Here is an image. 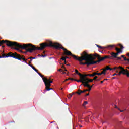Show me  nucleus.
<instances>
[{
  "label": "nucleus",
  "instance_id": "1",
  "mask_svg": "<svg viewBox=\"0 0 129 129\" xmlns=\"http://www.w3.org/2000/svg\"><path fill=\"white\" fill-rule=\"evenodd\" d=\"M47 47H53V48H55V49H62L63 50V51H64V55H66L67 56H72V57H73L75 60H77V61H79V60H80L81 56L77 57L76 55L72 54L71 52L67 50V49L63 47L61 44L59 43H53L52 41H50L49 44L47 43L41 44L40 47H37L36 46L33 45L32 44H31V46H29V48L27 49V52H29V53H33L34 51H36L37 50H44V49Z\"/></svg>",
  "mask_w": 129,
  "mask_h": 129
},
{
  "label": "nucleus",
  "instance_id": "2",
  "mask_svg": "<svg viewBox=\"0 0 129 129\" xmlns=\"http://www.w3.org/2000/svg\"><path fill=\"white\" fill-rule=\"evenodd\" d=\"M94 55L97 54H88L86 51L83 52L79 60L80 65H87V67H88L90 65H94V64L98 63L97 60L94 61L96 59V57L97 58V56H95Z\"/></svg>",
  "mask_w": 129,
  "mask_h": 129
},
{
  "label": "nucleus",
  "instance_id": "3",
  "mask_svg": "<svg viewBox=\"0 0 129 129\" xmlns=\"http://www.w3.org/2000/svg\"><path fill=\"white\" fill-rule=\"evenodd\" d=\"M4 44H6V46L8 47H12L15 50H19L20 48L22 49L23 50H26L27 52H28V49H29L30 46H31V43L20 44L18 43V42H13L7 40H0V46L4 45Z\"/></svg>",
  "mask_w": 129,
  "mask_h": 129
},
{
  "label": "nucleus",
  "instance_id": "4",
  "mask_svg": "<svg viewBox=\"0 0 129 129\" xmlns=\"http://www.w3.org/2000/svg\"><path fill=\"white\" fill-rule=\"evenodd\" d=\"M43 82H44L45 85V89L47 90V91H49V90H51L53 89L51 87V85H52V84L53 83V81H51V79H48V78H43Z\"/></svg>",
  "mask_w": 129,
  "mask_h": 129
},
{
  "label": "nucleus",
  "instance_id": "5",
  "mask_svg": "<svg viewBox=\"0 0 129 129\" xmlns=\"http://www.w3.org/2000/svg\"><path fill=\"white\" fill-rule=\"evenodd\" d=\"M14 59H17V60H19V61H23V62H25L26 64H27V65H29V63L27 61H28V59H26L25 58V56H21L20 54H18L17 53V52H14Z\"/></svg>",
  "mask_w": 129,
  "mask_h": 129
},
{
  "label": "nucleus",
  "instance_id": "6",
  "mask_svg": "<svg viewBox=\"0 0 129 129\" xmlns=\"http://www.w3.org/2000/svg\"><path fill=\"white\" fill-rule=\"evenodd\" d=\"M110 57H111V60H112V59H116L117 60H121V57H117L118 56V54H117V53L115 52H111L110 53Z\"/></svg>",
  "mask_w": 129,
  "mask_h": 129
},
{
  "label": "nucleus",
  "instance_id": "7",
  "mask_svg": "<svg viewBox=\"0 0 129 129\" xmlns=\"http://www.w3.org/2000/svg\"><path fill=\"white\" fill-rule=\"evenodd\" d=\"M14 56L15 53L9 52L7 55H6L5 53H3L2 54V58H9V57L10 58H14Z\"/></svg>",
  "mask_w": 129,
  "mask_h": 129
},
{
  "label": "nucleus",
  "instance_id": "8",
  "mask_svg": "<svg viewBox=\"0 0 129 129\" xmlns=\"http://www.w3.org/2000/svg\"><path fill=\"white\" fill-rule=\"evenodd\" d=\"M118 45L119 46V47H120V48H117L116 47L115 50V51H116V53L118 55L119 54V53H121L122 52V51H121V50H122V49H123V46H122V45L120 44H119Z\"/></svg>",
  "mask_w": 129,
  "mask_h": 129
},
{
  "label": "nucleus",
  "instance_id": "9",
  "mask_svg": "<svg viewBox=\"0 0 129 129\" xmlns=\"http://www.w3.org/2000/svg\"><path fill=\"white\" fill-rule=\"evenodd\" d=\"M118 69H120L121 70L120 72H118V74L117 75H120L121 74H125L124 71H125V69L122 67L119 66L118 67Z\"/></svg>",
  "mask_w": 129,
  "mask_h": 129
},
{
  "label": "nucleus",
  "instance_id": "10",
  "mask_svg": "<svg viewBox=\"0 0 129 129\" xmlns=\"http://www.w3.org/2000/svg\"><path fill=\"white\" fill-rule=\"evenodd\" d=\"M95 57H97L98 58V60H97V62L98 63H99V62H101L102 61H104V60H105V58L104 57H101L100 58V56L99 55H94Z\"/></svg>",
  "mask_w": 129,
  "mask_h": 129
},
{
  "label": "nucleus",
  "instance_id": "11",
  "mask_svg": "<svg viewBox=\"0 0 129 129\" xmlns=\"http://www.w3.org/2000/svg\"><path fill=\"white\" fill-rule=\"evenodd\" d=\"M74 81H77V82H81V85H83V86H84V83H85L86 82H85L84 81V79H82L81 78H80V80H74Z\"/></svg>",
  "mask_w": 129,
  "mask_h": 129
},
{
  "label": "nucleus",
  "instance_id": "12",
  "mask_svg": "<svg viewBox=\"0 0 129 129\" xmlns=\"http://www.w3.org/2000/svg\"><path fill=\"white\" fill-rule=\"evenodd\" d=\"M79 92H76V93H77V94H78V95H80L81 94V93H84V92H86V91H87V90H84L83 91H81V90H80V89L78 90Z\"/></svg>",
  "mask_w": 129,
  "mask_h": 129
},
{
  "label": "nucleus",
  "instance_id": "13",
  "mask_svg": "<svg viewBox=\"0 0 129 129\" xmlns=\"http://www.w3.org/2000/svg\"><path fill=\"white\" fill-rule=\"evenodd\" d=\"M31 63H32V61H29V63H28L29 66H30L31 68H32V69H33V70H35V72H37V73H38V72H39L38 70H37L36 69V68H35L34 66H33V65L31 64Z\"/></svg>",
  "mask_w": 129,
  "mask_h": 129
},
{
  "label": "nucleus",
  "instance_id": "14",
  "mask_svg": "<svg viewBox=\"0 0 129 129\" xmlns=\"http://www.w3.org/2000/svg\"><path fill=\"white\" fill-rule=\"evenodd\" d=\"M85 82L84 84H88L89 82H93V79H85L84 80Z\"/></svg>",
  "mask_w": 129,
  "mask_h": 129
},
{
  "label": "nucleus",
  "instance_id": "15",
  "mask_svg": "<svg viewBox=\"0 0 129 129\" xmlns=\"http://www.w3.org/2000/svg\"><path fill=\"white\" fill-rule=\"evenodd\" d=\"M114 47V45H107L106 47H105V49H108V50H112L113 48Z\"/></svg>",
  "mask_w": 129,
  "mask_h": 129
},
{
  "label": "nucleus",
  "instance_id": "16",
  "mask_svg": "<svg viewBox=\"0 0 129 129\" xmlns=\"http://www.w3.org/2000/svg\"><path fill=\"white\" fill-rule=\"evenodd\" d=\"M84 87H88V88H89L88 89H86L87 91H90V90H91V88H90V85H89V84H84Z\"/></svg>",
  "mask_w": 129,
  "mask_h": 129
},
{
  "label": "nucleus",
  "instance_id": "17",
  "mask_svg": "<svg viewBox=\"0 0 129 129\" xmlns=\"http://www.w3.org/2000/svg\"><path fill=\"white\" fill-rule=\"evenodd\" d=\"M69 57L68 56H63L62 58L60 59V60H62L63 61H64V63L66 64V59H69Z\"/></svg>",
  "mask_w": 129,
  "mask_h": 129
},
{
  "label": "nucleus",
  "instance_id": "18",
  "mask_svg": "<svg viewBox=\"0 0 129 129\" xmlns=\"http://www.w3.org/2000/svg\"><path fill=\"white\" fill-rule=\"evenodd\" d=\"M124 75H126L127 77H129V72L126 69H125V71H124Z\"/></svg>",
  "mask_w": 129,
  "mask_h": 129
},
{
  "label": "nucleus",
  "instance_id": "19",
  "mask_svg": "<svg viewBox=\"0 0 129 129\" xmlns=\"http://www.w3.org/2000/svg\"><path fill=\"white\" fill-rule=\"evenodd\" d=\"M91 74H84V80H85V79H88V78H86L87 76H89L91 77Z\"/></svg>",
  "mask_w": 129,
  "mask_h": 129
},
{
  "label": "nucleus",
  "instance_id": "20",
  "mask_svg": "<svg viewBox=\"0 0 129 129\" xmlns=\"http://www.w3.org/2000/svg\"><path fill=\"white\" fill-rule=\"evenodd\" d=\"M78 75L80 76V78H82V79H84V75L81 74L80 73H78Z\"/></svg>",
  "mask_w": 129,
  "mask_h": 129
},
{
  "label": "nucleus",
  "instance_id": "21",
  "mask_svg": "<svg viewBox=\"0 0 129 129\" xmlns=\"http://www.w3.org/2000/svg\"><path fill=\"white\" fill-rule=\"evenodd\" d=\"M96 46L98 48H99V49H101L102 50H104V49H105V47L100 46L97 44L96 45Z\"/></svg>",
  "mask_w": 129,
  "mask_h": 129
},
{
  "label": "nucleus",
  "instance_id": "22",
  "mask_svg": "<svg viewBox=\"0 0 129 129\" xmlns=\"http://www.w3.org/2000/svg\"><path fill=\"white\" fill-rule=\"evenodd\" d=\"M105 59H111V57H110V55H106L105 56H104Z\"/></svg>",
  "mask_w": 129,
  "mask_h": 129
},
{
  "label": "nucleus",
  "instance_id": "23",
  "mask_svg": "<svg viewBox=\"0 0 129 129\" xmlns=\"http://www.w3.org/2000/svg\"><path fill=\"white\" fill-rule=\"evenodd\" d=\"M37 73H38V74L40 76L41 78H42V79H43V78H44V76L42 75V74H41L40 73H39V72H38Z\"/></svg>",
  "mask_w": 129,
  "mask_h": 129
},
{
  "label": "nucleus",
  "instance_id": "24",
  "mask_svg": "<svg viewBox=\"0 0 129 129\" xmlns=\"http://www.w3.org/2000/svg\"><path fill=\"white\" fill-rule=\"evenodd\" d=\"M105 71H106V70L104 69V70L101 72V75H102V74H104V75H105V74H106Z\"/></svg>",
  "mask_w": 129,
  "mask_h": 129
},
{
  "label": "nucleus",
  "instance_id": "25",
  "mask_svg": "<svg viewBox=\"0 0 129 129\" xmlns=\"http://www.w3.org/2000/svg\"><path fill=\"white\" fill-rule=\"evenodd\" d=\"M86 104H87V101H84V103L82 104L83 106H85V105H86Z\"/></svg>",
  "mask_w": 129,
  "mask_h": 129
},
{
  "label": "nucleus",
  "instance_id": "26",
  "mask_svg": "<svg viewBox=\"0 0 129 129\" xmlns=\"http://www.w3.org/2000/svg\"><path fill=\"white\" fill-rule=\"evenodd\" d=\"M71 97H72V94H69L68 96V98H71Z\"/></svg>",
  "mask_w": 129,
  "mask_h": 129
},
{
  "label": "nucleus",
  "instance_id": "27",
  "mask_svg": "<svg viewBox=\"0 0 129 129\" xmlns=\"http://www.w3.org/2000/svg\"><path fill=\"white\" fill-rule=\"evenodd\" d=\"M41 57H43V58H45V57H47V55L46 54H42Z\"/></svg>",
  "mask_w": 129,
  "mask_h": 129
},
{
  "label": "nucleus",
  "instance_id": "28",
  "mask_svg": "<svg viewBox=\"0 0 129 129\" xmlns=\"http://www.w3.org/2000/svg\"><path fill=\"white\" fill-rule=\"evenodd\" d=\"M107 81V79H105L103 81H101L100 82H101V83H103V82H104L105 81Z\"/></svg>",
  "mask_w": 129,
  "mask_h": 129
},
{
  "label": "nucleus",
  "instance_id": "29",
  "mask_svg": "<svg viewBox=\"0 0 129 129\" xmlns=\"http://www.w3.org/2000/svg\"><path fill=\"white\" fill-rule=\"evenodd\" d=\"M104 70H106H106H109V67L107 66L106 67L105 69H104Z\"/></svg>",
  "mask_w": 129,
  "mask_h": 129
},
{
  "label": "nucleus",
  "instance_id": "30",
  "mask_svg": "<svg viewBox=\"0 0 129 129\" xmlns=\"http://www.w3.org/2000/svg\"><path fill=\"white\" fill-rule=\"evenodd\" d=\"M28 59H31V61H32V59H36V57H29Z\"/></svg>",
  "mask_w": 129,
  "mask_h": 129
},
{
  "label": "nucleus",
  "instance_id": "31",
  "mask_svg": "<svg viewBox=\"0 0 129 129\" xmlns=\"http://www.w3.org/2000/svg\"><path fill=\"white\" fill-rule=\"evenodd\" d=\"M75 72L76 74H78L79 73L77 70H75Z\"/></svg>",
  "mask_w": 129,
  "mask_h": 129
},
{
  "label": "nucleus",
  "instance_id": "32",
  "mask_svg": "<svg viewBox=\"0 0 129 129\" xmlns=\"http://www.w3.org/2000/svg\"><path fill=\"white\" fill-rule=\"evenodd\" d=\"M113 69H114V70H116L117 69H118V67H114Z\"/></svg>",
  "mask_w": 129,
  "mask_h": 129
},
{
  "label": "nucleus",
  "instance_id": "33",
  "mask_svg": "<svg viewBox=\"0 0 129 129\" xmlns=\"http://www.w3.org/2000/svg\"><path fill=\"white\" fill-rule=\"evenodd\" d=\"M100 80H101V78L96 79V81H100Z\"/></svg>",
  "mask_w": 129,
  "mask_h": 129
},
{
  "label": "nucleus",
  "instance_id": "34",
  "mask_svg": "<svg viewBox=\"0 0 129 129\" xmlns=\"http://www.w3.org/2000/svg\"><path fill=\"white\" fill-rule=\"evenodd\" d=\"M97 75H98V76L101 75V73H97Z\"/></svg>",
  "mask_w": 129,
  "mask_h": 129
},
{
  "label": "nucleus",
  "instance_id": "35",
  "mask_svg": "<svg viewBox=\"0 0 129 129\" xmlns=\"http://www.w3.org/2000/svg\"><path fill=\"white\" fill-rule=\"evenodd\" d=\"M93 73V75L95 76V75H97V73L96 72H94Z\"/></svg>",
  "mask_w": 129,
  "mask_h": 129
},
{
  "label": "nucleus",
  "instance_id": "36",
  "mask_svg": "<svg viewBox=\"0 0 129 129\" xmlns=\"http://www.w3.org/2000/svg\"><path fill=\"white\" fill-rule=\"evenodd\" d=\"M123 59H124V61H127V58H126V57H124Z\"/></svg>",
  "mask_w": 129,
  "mask_h": 129
},
{
  "label": "nucleus",
  "instance_id": "37",
  "mask_svg": "<svg viewBox=\"0 0 129 129\" xmlns=\"http://www.w3.org/2000/svg\"><path fill=\"white\" fill-rule=\"evenodd\" d=\"M115 75H117V74L114 73V74L112 75V76H115Z\"/></svg>",
  "mask_w": 129,
  "mask_h": 129
},
{
  "label": "nucleus",
  "instance_id": "38",
  "mask_svg": "<svg viewBox=\"0 0 129 129\" xmlns=\"http://www.w3.org/2000/svg\"><path fill=\"white\" fill-rule=\"evenodd\" d=\"M118 110H120V112H123V110H120V109L118 108Z\"/></svg>",
  "mask_w": 129,
  "mask_h": 129
},
{
  "label": "nucleus",
  "instance_id": "39",
  "mask_svg": "<svg viewBox=\"0 0 129 129\" xmlns=\"http://www.w3.org/2000/svg\"><path fill=\"white\" fill-rule=\"evenodd\" d=\"M124 55H121V57H120V58H124Z\"/></svg>",
  "mask_w": 129,
  "mask_h": 129
},
{
  "label": "nucleus",
  "instance_id": "40",
  "mask_svg": "<svg viewBox=\"0 0 129 129\" xmlns=\"http://www.w3.org/2000/svg\"><path fill=\"white\" fill-rule=\"evenodd\" d=\"M91 77H93V76H95L93 74H93H91Z\"/></svg>",
  "mask_w": 129,
  "mask_h": 129
},
{
  "label": "nucleus",
  "instance_id": "41",
  "mask_svg": "<svg viewBox=\"0 0 129 129\" xmlns=\"http://www.w3.org/2000/svg\"><path fill=\"white\" fill-rule=\"evenodd\" d=\"M91 77H93V76H95L93 74H93H91Z\"/></svg>",
  "mask_w": 129,
  "mask_h": 129
},
{
  "label": "nucleus",
  "instance_id": "42",
  "mask_svg": "<svg viewBox=\"0 0 129 129\" xmlns=\"http://www.w3.org/2000/svg\"><path fill=\"white\" fill-rule=\"evenodd\" d=\"M88 95H89V93H87L85 96H88Z\"/></svg>",
  "mask_w": 129,
  "mask_h": 129
},
{
  "label": "nucleus",
  "instance_id": "43",
  "mask_svg": "<svg viewBox=\"0 0 129 129\" xmlns=\"http://www.w3.org/2000/svg\"><path fill=\"white\" fill-rule=\"evenodd\" d=\"M112 69H113L110 68H109V70H110V71H111V70H112Z\"/></svg>",
  "mask_w": 129,
  "mask_h": 129
},
{
  "label": "nucleus",
  "instance_id": "44",
  "mask_svg": "<svg viewBox=\"0 0 129 129\" xmlns=\"http://www.w3.org/2000/svg\"><path fill=\"white\" fill-rule=\"evenodd\" d=\"M97 79H96L95 77H94V78L93 79V80H96Z\"/></svg>",
  "mask_w": 129,
  "mask_h": 129
},
{
  "label": "nucleus",
  "instance_id": "45",
  "mask_svg": "<svg viewBox=\"0 0 129 129\" xmlns=\"http://www.w3.org/2000/svg\"><path fill=\"white\" fill-rule=\"evenodd\" d=\"M94 85V84H93L92 85L90 86V88H92V86H93Z\"/></svg>",
  "mask_w": 129,
  "mask_h": 129
},
{
  "label": "nucleus",
  "instance_id": "46",
  "mask_svg": "<svg viewBox=\"0 0 129 129\" xmlns=\"http://www.w3.org/2000/svg\"><path fill=\"white\" fill-rule=\"evenodd\" d=\"M95 78L97 79V78H98V76H95Z\"/></svg>",
  "mask_w": 129,
  "mask_h": 129
},
{
  "label": "nucleus",
  "instance_id": "47",
  "mask_svg": "<svg viewBox=\"0 0 129 129\" xmlns=\"http://www.w3.org/2000/svg\"><path fill=\"white\" fill-rule=\"evenodd\" d=\"M71 80H75V79H73V78H71Z\"/></svg>",
  "mask_w": 129,
  "mask_h": 129
},
{
  "label": "nucleus",
  "instance_id": "48",
  "mask_svg": "<svg viewBox=\"0 0 129 129\" xmlns=\"http://www.w3.org/2000/svg\"><path fill=\"white\" fill-rule=\"evenodd\" d=\"M62 68H65V67L63 65H62Z\"/></svg>",
  "mask_w": 129,
  "mask_h": 129
},
{
  "label": "nucleus",
  "instance_id": "49",
  "mask_svg": "<svg viewBox=\"0 0 129 129\" xmlns=\"http://www.w3.org/2000/svg\"><path fill=\"white\" fill-rule=\"evenodd\" d=\"M112 79H115V77H113Z\"/></svg>",
  "mask_w": 129,
  "mask_h": 129
},
{
  "label": "nucleus",
  "instance_id": "50",
  "mask_svg": "<svg viewBox=\"0 0 129 129\" xmlns=\"http://www.w3.org/2000/svg\"><path fill=\"white\" fill-rule=\"evenodd\" d=\"M68 79V80H71V78H69Z\"/></svg>",
  "mask_w": 129,
  "mask_h": 129
},
{
  "label": "nucleus",
  "instance_id": "51",
  "mask_svg": "<svg viewBox=\"0 0 129 129\" xmlns=\"http://www.w3.org/2000/svg\"><path fill=\"white\" fill-rule=\"evenodd\" d=\"M71 94H72V95H73L74 94H75V93L73 92V93H72Z\"/></svg>",
  "mask_w": 129,
  "mask_h": 129
},
{
  "label": "nucleus",
  "instance_id": "52",
  "mask_svg": "<svg viewBox=\"0 0 129 129\" xmlns=\"http://www.w3.org/2000/svg\"><path fill=\"white\" fill-rule=\"evenodd\" d=\"M115 108H117V109H118V108H117V106H115Z\"/></svg>",
  "mask_w": 129,
  "mask_h": 129
},
{
  "label": "nucleus",
  "instance_id": "53",
  "mask_svg": "<svg viewBox=\"0 0 129 129\" xmlns=\"http://www.w3.org/2000/svg\"><path fill=\"white\" fill-rule=\"evenodd\" d=\"M58 71H62V69H60L58 70Z\"/></svg>",
  "mask_w": 129,
  "mask_h": 129
},
{
  "label": "nucleus",
  "instance_id": "54",
  "mask_svg": "<svg viewBox=\"0 0 129 129\" xmlns=\"http://www.w3.org/2000/svg\"><path fill=\"white\" fill-rule=\"evenodd\" d=\"M116 70V73H118V71H117V70Z\"/></svg>",
  "mask_w": 129,
  "mask_h": 129
},
{
  "label": "nucleus",
  "instance_id": "55",
  "mask_svg": "<svg viewBox=\"0 0 129 129\" xmlns=\"http://www.w3.org/2000/svg\"><path fill=\"white\" fill-rule=\"evenodd\" d=\"M65 81H68V79H66Z\"/></svg>",
  "mask_w": 129,
  "mask_h": 129
},
{
  "label": "nucleus",
  "instance_id": "56",
  "mask_svg": "<svg viewBox=\"0 0 129 129\" xmlns=\"http://www.w3.org/2000/svg\"><path fill=\"white\" fill-rule=\"evenodd\" d=\"M126 56H128V57H129V53L127 54Z\"/></svg>",
  "mask_w": 129,
  "mask_h": 129
},
{
  "label": "nucleus",
  "instance_id": "57",
  "mask_svg": "<svg viewBox=\"0 0 129 129\" xmlns=\"http://www.w3.org/2000/svg\"><path fill=\"white\" fill-rule=\"evenodd\" d=\"M46 53V51H43V54H45Z\"/></svg>",
  "mask_w": 129,
  "mask_h": 129
},
{
  "label": "nucleus",
  "instance_id": "58",
  "mask_svg": "<svg viewBox=\"0 0 129 129\" xmlns=\"http://www.w3.org/2000/svg\"><path fill=\"white\" fill-rule=\"evenodd\" d=\"M2 47H3V48H5V46H4V45L2 46Z\"/></svg>",
  "mask_w": 129,
  "mask_h": 129
},
{
  "label": "nucleus",
  "instance_id": "59",
  "mask_svg": "<svg viewBox=\"0 0 129 129\" xmlns=\"http://www.w3.org/2000/svg\"><path fill=\"white\" fill-rule=\"evenodd\" d=\"M127 61L129 62V59H127Z\"/></svg>",
  "mask_w": 129,
  "mask_h": 129
},
{
  "label": "nucleus",
  "instance_id": "60",
  "mask_svg": "<svg viewBox=\"0 0 129 129\" xmlns=\"http://www.w3.org/2000/svg\"><path fill=\"white\" fill-rule=\"evenodd\" d=\"M126 68H127L128 69H129V67H127Z\"/></svg>",
  "mask_w": 129,
  "mask_h": 129
},
{
  "label": "nucleus",
  "instance_id": "61",
  "mask_svg": "<svg viewBox=\"0 0 129 129\" xmlns=\"http://www.w3.org/2000/svg\"><path fill=\"white\" fill-rule=\"evenodd\" d=\"M64 71H67V70H64Z\"/></svg>",
  "mask_w": 129,
  "mask_h": 129
},
{
  "label": "nucleus",
  "instance_id": "62",
  "mask_svg": "<svg viewBox=\"0 0 129 129\" xmlns=\"http://www.w3.org/2000/svg\"><path fill=\"white\" fill-rule=\"evenodd\" d=\"M2 58V56L0 55V58Z\"/></svg>",
  "mask_w": 129,
  "mask_h": 129
},
{
  "label": "nucleus",
  "instance_id": "63",
  "mask_svg": "<svg viewBox=\"0 0 129 129\" xmlns=\"http://www.w3.org/2000/svg\"><path fill=\"white\" fill-rule=\"evenodd\" d=\"M68 84H69V83H68Z\"/></svg>",
  "mask_w": 129,
  "mask_h": 129
}]
</instances>
